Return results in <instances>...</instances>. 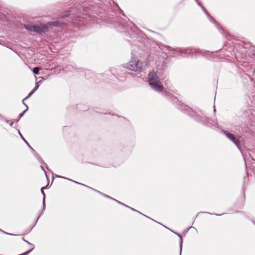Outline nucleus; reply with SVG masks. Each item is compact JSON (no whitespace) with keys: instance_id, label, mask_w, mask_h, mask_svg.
Masks as SVG:
<instances>
[{"instance_id":"nucleus-14","label":"nucleus","mask_w":255,"mask_h":255,"mask_svg":"<svg viewBox=\"0 0 255 255\" xmlns=\"http://www.w3.org/2000/svg\"><path fill=\"white\" fill-rule=\"evenodd\" d=\"M129 208L130 210H131L132 211H133L136 212H137V213H139V214H140L142 215L143 216H144L146 217V218H149V219H150L152 220V219H151L150 217H148V216H146V215H144L143 214L141 213V212H140L139 211H137V210H135V209H133V208H131V207H129ZM152 220H153V221H154V222H156V223H157L159 224V222H157V221H155V220H153V219H152ZM160 224H161L160 223Z\"/></svg>"},{"instance_id":"nucleus-30","label":"nucleus","mask_w":255,"mask_h":255,"mask_svg":"<svg viewBox=\"0 0 255 255\" xmlns=\"http://www.w3.org/2000/svg\"><path fill=\"white\" fill-rule=\"evenodd\" d=\"M97 193H98L99 194H100V195H102L103 196H104V195H106L105 194H104V193H102V192H100L99 191H97Z\"/></svg>"},{"instance_id":"nucleus-43","label":"nucleus","mask_w":255,"mask_h":255,"mask_svg":"<svg viewBox=\"0 0 255 255\" xmlns=\"http://www.w3.org/2000/svg\"><path fill=\"white\" fill-rule=\"evenodd\" d=\"M251 221H252V223L255 225V221L253 220H252Z\"/></svg>"},{"instance_id":"nucleus-41","label":"nucleus","mask_w":255,"mask_h":255,"mask_svg":"<svg viewBox=\"0 0 255 255\" xmlns=\"http://www.w3.org/2000/svg\"><path fill=\"white\" fill-rule=\"evenodd\" d=\"M4 121H5L6 123H9V121L8 120H7L6 119H4Z\"/></svg>"},{"instance_id":"nucleus-1","label":"nucleus","mask_w":255,"mask_h":255,"mask_svg":"<svg viewBox=\"0 0 255 255\" xmlns=\"http://www.w3.org/2000/svg\"><path fill=\"white\" fill-rule=\"evenodd\" d=\"M162 94L165 98L175 105L177 109L183 111L185 114L190 117L194 118L196 122L207 126L209 125L216 126L217 125L216 122L214 120L208 118L204 114H202L201 115H199L188 105L179 101L177 98L174 96L172 94L167 91H164Z\"/></svg>"},{"instance_id":"nucleus-37","label":"nucleus","mask_w":255,"mask_h":255,"mask_svg":"<svg viewBox=\"0 0 255 255\" xmlns=\"http://www.w3.org/2000/svg\"><path fill=\"white\" fill-rule=\"evenodd\" d=\"M43 188H44V189H47V188H49V187H48V184H47L46 186L43 187Z\"/></svg>"},{"instance_id":"nucleus-18","label":"nucleus","mask_w":255,"mask_h":255,"mask_svg":"<svg viewBox=\"0 0 255 255\" xmlns=\"http://www.w3.org/2000/svg\"><path fill=\"white\" fill-rule=\"evenodd\" d=\"M199 6L201 7L203 11L204 12V13L206 14V15L208 17L210 15L209 13L207 11V10L205 9V8L202 4H201V5H199Z\"/></svg>"},{"instance_id":"nucleus-29","label":"nucleus","mask_w":255,"mask_h":255,"mask_svg":"<svg viewBox=\"0 0 255 255\" xmlns=\"http://www.w3.org/2000/svg\"><path fill=\"white\" fill-rule=\"evenodd\" d=\"M195 1H196V2L197 3V4L199 6V5H201V3L198 0H195Z\"/></svg>"},{"instance_id":"nucleus-38","label":"nucleus","mask_w":255,"mask_h":255,"mask_svg":"<svg viewBox=\"0 0 255 255\" xmlns=\"http://www.w3.org/2000/svg\"><path fill=\"white\" fill-rule=\"evenodd\" d=\"M243 196H244V197H243V200L244 201V200H245V196L244 191H243Z\"/></svg>"},{"instance_id":"nucleus-51","label":"nucleus","mask_w":255,"mask_h":255,"mask_svg":"<svg viewBox=\"0 0 255 255\" xmlns=\"http://www.w3.org/2000/svg\"><path fill=\"white\" fill-rule=\"evenodd\" d=\"M20 119H19V118H18L17 120H16V122H17Z\"/></svg>"},{"instance_id":"nucleus-50","label":"nucleus","mask_w":255,"mask_h":255,"mask_svg":"<svg viewBox=\"0 0 255 255\" xmlns=\"http://www.w3.org/2000/svg\"><path fill=\"white\" fill-rule=\"evenodd\" d=\"M86 77H87V78H89V77H88V75H87V74H86Z\"/></svg>"},{"instance_id":"nucleus-17","label":"nucleus","mask_w":255,"mask_h":255,"mask_svg":"<svg viewBox=\"0 0 255 255\" xmlns=\"http://www.w3.org/2000/svg\"><path fill=\"white\" fill-rule=\"evenodd\" d=\"M22 240L23 241H24L25 243H26L28 245H29L30 246H32L31 249L29 250V251H30V252H31L34 249V247H35L34 245L33 244L30 243L28 241L25 240L24 238H22Z\"/></svg>"},{"instance_id":"nucleus-46","label":"nucleus","mask_w":255,"mask_h":255,"mask_svg":"<svg viewBox=\"0 0 255 255\" xmlns=\"http://www.w3.org/2000/svg\"><path fill=\"white\" fill-rule=\"evenodd\" d=\"M247 179V177H244V184L245 183V180Z\"/></svg>"},{"instance_id":"nucleus-40","label":"nucleus","mask_w":255,"mask_h":255,"mask_svg":"<svg viewBox=\"0 0 255 255\" xmlns=\"http://www.w3.org/2000/svg\"><path fill=\"white\" fill-rule=\"evenodd\" d=\"M22 103L27 108V106H28L24 102V101L23 102L22 101Z\"/></svg>"},{"instance_id":"nucleus-7","label":"nucleus","mask_w":255,"mask_h":255,"mask_svg":"<svg viewBox=\"0 0 255 255\" xmlns=\"http://www.w3.org/2000/svg\"><path fill=\"white\" fill-rule=\"evenodd\" d=\"M124 67L131 71L141 72L143 65L137 58L133 57L129 62L124 64Z\"/></svg>"},{"instance_id":"nucleus-8","label":"nucleus","mask_w":255,"mask_h":255,"mask_svg":"<svg viewBox=\"0 0 255 255\" xmlns=\"http://www.w3.org/2000/svg\"><path fill=\"white\" fill-rule=\"evenodd\" d=\"M18 132L19 135L21 136V137L22 138L23 141L25 142V143L27 144V145L28 146V147L31 149L32 151L33 155L36 157V158L39 161V162L41 164H43L46 166V168L47 170H49L48 166L44 162L43 160L40 157V155L36 152V151L29 145L28 142L25 139V138L23 137L22 135L20 133V131L18 130Z\"/></svg>"},{"instance_id":"nucleus-10","label":"nucleus","mask_w":255,"mask_h":255,"mask_svg":"<svg viewBox=\"0 0 255 255\" xmlns=\"http://www.w3.org/2000/svg\"><path fill=\"white\" fill-rule=\"evenodd\" d=\"M208 19L211 22H212L215 24V25L217 28L219 29V30L220 31V32L221 33L224 34V30L222 28H220V26H219V24L217 23L216 20L211 15H210L208 17Z\"/></svg>"},{"instance_id":"nucleus-45","label":"nucleus","mask_w":255,"mask_h":255,"mask_svg":"<svg viewBox=\"0 0 255 255\" xmlns=\"http://www.w3.org/2000/svg\"><path fill=\"white\" fill-rule=\"evenodd\" d=\"M253 55L255 56V51H253V52L252 53Z\"/></svg>"},{"instance_id":"nucleus-49","label":"nucleus","mask_w":255,"mask_h":255,"mask_svg":"<svg viewBox=\"0 0 255 255\" xmlns=\"http://www.w3.org/2000/svg\"><path fill=\"white\" fill-rule=\"evenodd\" d=\"M193 228V227H189L188 228V230H189V229H191V228Z\"/></svg>"},{"instance_id":"nucleus-36","label":"nucleus","mask_w":255,"mask_h":255,"mask_svg":"<svg viewBox=\"0 0 255 255\" xmlns=\"http://www.w3.org/2000/svg\"><path fill=\"white\" fill-rule=\"evenodd\" d=\"M121 13L124 15V16H126L125 13H124L123 11L122 10H121Z\"/></svg>"},{"instance_id":"nucleus-24","label":"nucleus","mask_w":255,"mask_h":255,"mask_svg":"<svg viewBox=\"0 0 255 255\" xmlns=\"http://www.w3.org/2000/svg\"><path fill=\"white\" fill-rule=\"evenodd\" d=\"M39 85L38 84V83H36L35 86L34 88V89H33V90H34V92H35V91H36L38 89V88H39Z\"/></svg>"},{"instance_id":"nucleus-9","label":"nucleus","mask_w":255,"mask_h":255,"mask_svg":"<svg viewBox=\"0 0 255 255\" xmlns=\"http://www.w3.org/2000/svg\"><path fill=\"white\" fill-rule=\"evenodd\" d=\"M41 192L42 193V194L43 195V199H42V211L40 213H39L37 218L36 219L34 224L31 226V227L30 228V229L29 230V232H30L34 227V226H35L37 221L38 220L40 216H41L42 212L45 210V197H46V195H45V192H44V188H41Z\"/></svg>"},{"instance_id":"nucleus-32","label":"nucleus","mask_w":255,"mask_h":255,"mask_svg":"<svg viewBox=\"0 0 255 255\" xmlns=\"http://www.w3.org/2000/svg\"><path fill=\"white\" fill-rule=\"evenodd\" d=\"M0 120L1 121H4V118L3 117H2V116L0 115Z\"/></svg>"},{"instance_id":"nucleus-19","label":"nucleus","mask_w":255,"mask_h":255,"mask_svg":"<svg viewBox=\"0 0 255 255\" xmlns=\"http://www.w3.org/2000/svg\"><path fill=\"white\" fill-rule=\"evenodd\" d=\"M161 66L163 70H166L167 67V63L165 61H163L161 65Z\"/></svg>"},{"instance_id":"nucleus-52","label":"nucleus","mask_w":255,"mask_h":255,"mask_svg":"<svg viewBox=\"0 0 255 255\" xmlns=\"http://www.w3.org/2000/svg\"><path fill=\"white\" fill-rule=\"evenodd\" d=\"M214 111H216L215 107L214 106Z\"/></svg>"},{"instance_id":"nucleus-44","label":"nucleus","mask_w":255,"mask_h":255,"mask_svg":"<svg viewBox=\"0 0 255 255\" xmlns=\"http://www.w3.org/2000/svg\"><path fill=\"white\" fill-rule=\"evenodd\" d=\"M0 231L2 233H4L5 231H3V230H2L1 229H0Z\"/></svg>"},{"instance_id":"nucleus-13","label":"nucleus","mask_w":255,"mask_h":255,"mask_svg":"<svg viewBox=\"0 0 255 255\" xmlns=\"http://www.w3.org/2000/svg\"><path fill=\"white\" fill-rule=\"evenodd\" d=\"M130 30L132 31V32H137L139 30V29L137 28V27L132 22H131V26H130Z\"/></svg>"},{"instance_id":"nucleus-21","label":"nucleus","mask_w":255,"mask_h":255,"mask_svg":"<svg viewBox=\"0 0 255 255\" xmlns=\"http://www.w3.org/2000/svg\"><path fill=\"white\" fill-rule=\"evenodd\" d=\"M28 107L27 106V109H26L25 110H24L22 113H20L19 115V119H20V118L23 117V115L24 114V113L28 110Z\"/></svg>"},{"instance_id":"nucleus-33","label":"nucleus","mask_w":255,"mask_h":255,"mask_svg":"<svg viewBox=\"0 0 255 255\" xmlns=\"http://www.w3.org/2000/svg\"><path fill=\"white\" fill-rule=\"evenodd\" d=\"M89 188L91 189V190H93V191H95V192H97V191H98L97 190L95 189H94V188H92L91 187H90V188Z\"/></svg>"},{"instance_id":"nucleus-25","label":"nucleus","mask_w":255,"mask_h":255,"mask_svg":"<svg viewBox=\"0 0 255 255\" xmlns=\"http://www.w3.org/2000/svg\"><path fill=\"white\" fill-rule=\"evenodd\" d=\"M104 197H106V198H107L110 199H111V200H112V199H113V198H112V197H110V196H109V195H106H106H104Z\"/></svg>"},{"instance_id":"nucleus-22","label":"nucleus","mask_w":255,"mask_h":255,"mask_svg":"<svg viewBox=\"0 0 255 255\" xmlns=\"http://www.w3.org/2000/svg\"><path fill=\"white\" fill-rule=\"evenodd\" d=\"M55 176L56 177H58V178H61L66 179V180H69V181H72V179H70L69 178H66V177H63V176H60V175H56Z\"/></svg>"},{"instance_id":"nucleus-39","label":"nucleus","mask_w":255,"mask_h":255,"mask_svg":"<svg viewBox=\"0 0 255 255\" xmlns=\"http://www.w3.org/2000/svg\"><path fill=\"white\" fill-rule=\"evenodd\" d=\"M13 123H13V122H11L10 123V124H9V125H10V126L12 127Z\"/></svg>"},{"instance_id":"nucleus-47","label":"nucleus","mask_w":255,"mask_h":255,"mask_svg":"<svg viewBox=\"0 0 255 255\" xmlns=\"http://www.w3.org/2000/svg\"><path fill=\"white\" fill-rule=\"evenodd\" d=\"M112 200H114V201H116V202H117V201H118V200H116V199H114V198H113V199H112Z\"/></svg>"},{"instance_id":"nucleus-5","label":"nucleus","mask_w":255,"mask_h":255,"mask_svg":"<svg viewBox=\"0 0 255 255\" xmlns=\"http://www.w3.org/2000/svg\"><path fill=\"white\" fill-rule=\"evenodd\" d=\"M148 82L152 89L157 92H162L163 86L160 84L159 77L154 71H151L148 75Z\"/></svg>"},{"instance_id":"nucleus-20","label":"nucleus","mask_w":255,"mask_h":255,"mask_svg":"<svg viewBox=\"0 0 255 255\" xmlns=\"http://www.w3.org/2000/svg\"><path fill=\"white\" fill-rule=\"evenodd\" d=\"M34 93V90H32L28 95V96L25 98L23 100V101L28 99L31 96V95Z\"/></svg>"},{"instance_id":"nucleus-12","label":"nucleus","mask_w":255,"mask_h":255,"mask_svg":"<svg viewBox=\"0 0 255 255\" xmlns=\"http://www.w3.org/2000/svg\"><path fill=\"white\" fill-rule=\"evenodd\" d=\"M172 232H173L174 234L177 235V236L179 237L180 239V242H179V248H180V255H181V252H182V238L181 236L176 232H173V231L171 230Z\"/></svg>"},{"instance_id":"nucleus-26","label":"nucleus","mask_w":255,"mask_h":255,"mask_svg":"<svg viewBox=\"0 0 255 255\" xmlns=\"http://www.w3.org/2000/svg\"><path fill=\"white\" fill-rule=\"evenodd\" d=\"M4 234H6V235H10V236H15V235H15V234L8 233H7V232H5Z\"/></svg>"},{"instance_id":"nucleus-31","label":"nucleus","mask_w":255,"mask_h":255,"mask_svg":"<svg viewBox=\"0 0 255 255\" xmlns=\"http://www.w3.org/2000/svg\"><path fill=\"white\" fill-rule=\"evenodd\" d=\"M80 185H82V186H85V187H86L87 188H90V187H89V186H87V185H85V184H84L81 183H80Z\"/></svg>"},{"instance_id":"nucleus-42","label":"nucleus","mask_w":255,"mask_h":255,"mask_svg":"<svg viewBox=\"0 0 255 255\" xmlns=\"http://www.w3.org/2000/svg\"><path fill=\"white\" fill-rule=\"evenodd\" d=\"M41 168L44 171L45 173L46 174V172H45V170L44 169L43 166H41Z\"/></svg>"},{"instance_id":"nucleus-34","label":"nucleus","mask_w":255,"mask_h":255,"mask_svg":"<svg viewBox=\"0 0 255 255\" xmlns=\"http://www.w3.org/2000/svg\"><path fill=\"white\" fill-rule=\"evenodd\" d=\"M72 181V182H74V183H75L76 184H80V183H79V182H77V181H74V180H72V181Z\"/></svg>"},{"instance_id":"nucleus-11","label":"nucleus","mask_w":255,"mask_h":255,"mask_svg":"<svg viewBox=\"0 0 255 255\" xmlns=\"http://www.w3.org/2000/svg\"><path fill=\"white\" fill-rule=\"evenodd\" d=\"M35 25L31 24H25L24 27L27 30L31 32H34V29L35 28Z\"/></svg>"},{"instance_id":"nucleus-15","label":"nucleus","mask_w":255,"mask_h":255,"mask_svg":"<svg viewBox=\"0 0 255 255\" xmlns=\"http://www.w3.org/2000/svg\"><path fill=\"white\" fill-rule=\"evenodd\" d=\"M40 70V68L38 67H34L32 69L33 73L35 75H38L39 74Z\"/></svg>"},{"instance_id":"nucleus-3","label":"nucleus","mask_w":255,"mask_h":255,"mask_svg":"<svg viewBox=\"0 0 255 255\" xmlns=\"http://www.w3.org/2000/svg\"><path fill=\"white\" fill-rule=\"evenodd\" d=\"M69 16V14H65L64 15H63L61 17L58 18L56 20L47 23V25L43 24H35L34 32L40 34L46 33L48 31V26L63 27L66 24V22L64 21V19L66 18V17Z\"/></svg>"},{"instance_id":"nucleus-6","label":"nucleus","mask_w":255,"mask_h":255,"mask_svg":"<svg viewBox=\"0 0 255 255\" xmlns=\"http://www.w3.org/2000/svg\"><path fill=\"white\" fill-rule=\"evenodd\" d=\"M112 24L114 25L117 30L120 32H124L127 31L130 34L128 31L129 25L127 24L125 20L120 17H112Z\"/></svg>"},{"instance_id":"nucleus-16","label":"nucleus","mask_w":255,"mask_h":255,"mask_svg":"<svg viewBox=\"0 0 255 255\" xmlns=\"http://www.w3.org/2000/svg\"><path fill=\"white\" fill-rule=\"evenodd\" d=\"M200 213H201V212H199V213H198V214L197 215V216L194 218V221H193V222L195 221V220L196 218L197 217V216H198V215L199 214H200ZM201 213H207V214H211V215H216V216H221V215H223V214H224V213H222V214H215V213H209V212H201Z\"/></svg>"},{"instance_id":"nucleus-48","label":"nucleus","mask_w":255,"mask_h":255,"mask_svg":"<svg viewBox=\"0 0 255 255\" xmlns=\"http://www.w3.org/2000/svg\"><path fill=\"white\" fill-rule=\"evenodd\" d=\"M116 5L118 7L120 8V7H119V5L118 4V3H116Z\"/></svg>"},{"instance_id":"nucleus-23","label":"nucleus","mask_w":255,"mask_h":255,"mask_svg":"<svg viewBox=\"0 0 255 255\" xmlns=\"http://www.w3.org/2000/svg\"><path fill=\"white\" fill-rule=\"evenodd\" d=\"M117 203H118V204H121V205H123V206H125V207H127V208H129V207L128 206V205H127L125 204L124 203H122V202H120V201H117Z\"/></svg>"},{"instance_id":"nucleus-4","label":"nucleus","mask_w":255,"mask_h":255,"mask_svg":"<svg viewBox=\"0 0 255 255\" xmlns=\"http://www.w3.org/2000/svg\"><path fill=\"white\" fill-rule=\"evenodd\" d=\"M221 131L225 135L226 137L232 141L242 152L244 147V138L241 135H235L225 129H222Z\"/></svg>"},{"instance_id":"nucleus-27","label":"nucleus","mask_w":255,"mask_h":255,"mask_svg":"<svg viewBox=\"0 0 255 255\" xmlns=\"http://www.w3.org/2000/svg\"><path fill=\"white\" fill-rule=\"evenodd\" d=\"M235 213H241V214H244V212H243V211H238V210H236V211H235Z\"/></svg>"},{"instance_id":"nucleus-2","label":"nucleus","mask_w":255,"mask_h":255,"mask_svg":"<svg viewBox=\"0 0 255 255\" xmlns=\"http://www.w3.org/2000/svg\"><path fill=\"white\" fill-rule=\"evenodd\" d=\"M171 50H169V51H171V50H174L175 52L171 53V54H173L174 56H176L177 52V55L184 56V55L186 56H191L192 57L194 55H201L202 56H205L208 53H209L208 51H205L203 50H201L198 48L189 47L186 48H183L177 47L175 49H173L168 46Z\"/></svg>"},{"instance_id":"nucleus-28","label":"nucleus","mask_w":255,"mask_h":255,"mask_svg":"<svg viewBox=\"0 0 255 255\" xmlns=\"http://www.w3.org/2000/svg\"><path fill=\"white\" fill-rule=\"evenodd\" d=\"M44 80V79L43 78H42V80L37 82L36 83H38V84L39 85L40 83H41L42 82L43 80Z\"/></svg>"},{"instance_id":"nucleus-35","label":"nucleus","mask_w":255,"mask_h":255,"mask_svg":"<svg viewBox=\"0 0 255 255\" xmlns=\"http://www.w3.org/2000/svg\"><path fill=\"white\" fill-rule=\"evenodd\" d=\"M242 214L243 216H244L246 218H247V219H249V218L247 216H246V214H245V212H244V214Z\"/></svg>"}]
</instances>
